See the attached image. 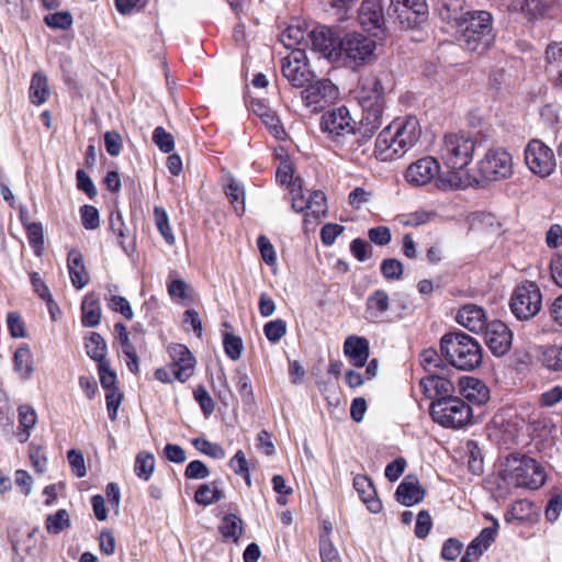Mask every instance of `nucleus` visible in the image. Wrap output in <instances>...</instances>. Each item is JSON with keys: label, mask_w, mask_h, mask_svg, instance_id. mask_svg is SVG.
I'll use <instances>...</instances> for the list:
<instances>
[{"label": "nucleus", "mask_w": 562, "mask_h": 562, "mask_svg": "<svg viewBox=\"0 0 562 562\" xmlns=\"http://www.w3.org/2000/svg\"><path fill=\"white\" fill-rule=\"evenodd\" d=\"M420 135L419 121L415 116L396 120L378 135L373 155L381 161L400 158L417 144Z\"/></svg>", "instance_id": "nucleus-1"}, {"label": "nucleus", "mask_w": 562, "mask_h": 562, "mask_svg": "<svg viewBox=\"0 0 562 562\" xmlns=\"http://www.w3.org/2000/svg\"><path fill=\"white\" fill-rule=\"evenodd\" d=\"M458 41L462 48L482 54L495 42L492 14L484 10L468 12L457 25Z\"/></svg>", "instance_id": "nucleus-2"}, {"label": "nucleus", "mask_w": 562, "mask_h": 562, "mask_svg": "<svg viewBox=\"0 0 562 562\" xmlns=\"http://www.w3.org/2000/svg\"><path fill=\"white\" fill-rule=\"evenodd\" d=\"M440 352L451 367L461 371H472L482 362L480 344L463 331L445 334L440 339Z\"/></svg>", "instance_id": "nucleus-3"}, {"label": "nucleus", "mask_w": 562, "mask_h": 562, "mask_svg": "<svg viewBox=\"0 0 562 562\" xmlns=\"http://www.w3.org/2000/svg\"><path fill=\"white\" fill-rule=\"evenodd\" d=\"M502 479L517 487L537 490L546 482L544 469L532 458L513 453L502 464Z\"/></svg>", "instance_id": "nucleus-4"}, {"label": "nucleus", "mask_w": 562, "mask_h": 562, "mask_svg": "<svg viewBox=\"0 0 562 562\" xmlns=\"http://www.w3.org/2000/svg\"><path fill=\"white\" fill-rule=\"evenodd\" d=\"M430 415L435 423L446 428H462L472 419V408L462 398L451 396L432 401Z\"/></svg>", "instance_id": "nucleus-5"}, {"label": "nucleus", "mask_w": 562, "mask_h": 562, "mask_svg": "<svg viewBox=\"0 0 562 562\" xmlns=\"http://www.w3.org/2000/svg\"><path fill=\"white\" fill-rule=\"evenodd\" d=\"M475 150V140L464 133H450L443 136L440 158L448 169H464Z\"/></svg>", "instance_id": "nucleus-6"}, {"label": "nucleus", "mask_w": 562, "mask_h": 562, "mask_svg": "<svg viewBox=\"0 0 562 562\" xmlns=\"http://www.w3.org/2000/svg\"><path fill=\"white\" fill-rule=\"evenodd\" d=\"M375 41L361 33H347L338 42L337 63L358 66L369 60L375 50Z\"/></svg>", "instance_id": "nucleus-7"}, {"label": "nucleus", "mask_w": 562, "mask_h": 562, "mask_svg": "<svg viewBox=\"0 0 562 562\" xmlns=\"http://www.w3.org/2000/svg\"><path fill=\"white\" fill-rule=\"evenodd\" d=\"M512 313L520 321L535 317L542 306L540 288L531 281H526L515 288L510 296Z\"/></svg>", "instance_id": "nucleus-8"}, {"label": "nucleus", "mask_w": 562, "mask_h": 562, "mask_svg": "<svg viewBox=\"0 0 562 562\" xmlns=\"http://www.w3.org/2000/svg\"><path fill=\"white\" fill-rule=\"evenodd\" d=\"M292 209L297 212H304V228L305 231L314 229L319 220L327 213L326 196L322 191H313L307 198L299 190L295 189V182L292 183Z\"/></svg>", "instance_id": "nucleus-9"}, {"label": "nucleus", "mask_w": 562, "mask_h": 562, "mask_svg": "<svg viewBox=\"0 0 562 562\" xmlns=\"http://www.w3.org/2000/svg\"><path fill=\"white\" fill-rule=\"evenodd\" d=\"M479 170L482 177L488 181L508 179L513 175V157L503 149H490L479 162Z\"/></svg>", "instance_id": "nucleus-10"}, {"label": "nucleus", "mask_w": 562, "mask_h": 562, "mask_svg": "<svg viewBox=\"0 0 562 562\" xmlns=\"http://www.w3.org/2000/svg\"><path fill=\"white\" fill-rule=\"evenodd\" d=\"M525 161L530 171L540 177H548L555 169L553 150L539 139L528 143L525 149Z\"/></svg>", "instance_id": "nucleus-11"}, {"label": "nucleus", "mask_w": 562, "mask_h": 562, "mask_svg": "<svg viewBox=\"0 0 562 562\" xmlns=\"http://www.w3.org/2000/svg\"><path fill=\"white\" fill-rule=\"evenodd\" d=\"M304 59L302 49L293 50L282 59V75L293 87L302 88L312 80L313 75Z\"/></svg>", "instance_id": "nucleus-12"}, {"label": "nucleus", "mask_w": 562, "mask_h": 562, "mask_svg": "<svg viewBox=\"0 0 562 562\" xmlns=\"http://www.w3.org/2000/svg\"><path fill=\"white\" fill-rule=\"evenodd\" d=\"M301 94L307 106L321 110L337 100L339 92L329 79H322L308 85Z\"/></svg>", "instance_id": "nucleus-13"}, {"label": "nucleus", "mask_w": 562, "mask_h": 562, "mask_svg": "<svg viewBox=\"0 0 562 562\" xmlns=\"http://www.w3.org/2000/svg\"><path fill=\"white\" fill-rule=\"evenodd\" d=\"M353 120L346 106H340L327 112L322 117V130L334 138L355 134Z\"/></svg>", "instance_id": "nucleus-14"}, {"label": "nucleus", "mask_w": 562, "mask_h": 562, "mask_svg": "<svg viewBox=\"0 0 562 562\" xmlns=\"http://www.w3.org/2000/svg\"><path fill=\"white\" fill-rule=\"evenodd\" d=\"M439 172V162L431 156L423 157L411 164L405 172V179L415 187L426 186L436 181Z\"/></svg>", "instance_id": "nucleus-15"}, {"label": "nucleus", "mask_w": 562, "mask_h": 562, "mask_svg": "<svg viewBox=\"0 0 562 562\" xmlns=\"http://www.w3.org/2000/svg\"><path fill=\"white\" fill-rule=\"evenodd\" d=\"M484 339L493 355L501 357L509 350L513 334L506 324L495 321L485 327Z\"/></svg>", "instance_id": "nucleus-16"}, {"label": "nucleus", "mask_w": 562, "mask_h": 562, "mask_svg": "<svg viewBox=\"0 0 562 562\" xmlns=\"http://www.w3.org/2000/svg\"><path fill=\"white\" fill-rule=\"evenodd\" d=\"M356 99L361 109L384 104V88L375 76H366L359 80Z\"/></svg>", "instance_id": "nucleus-17"}, {"label": "nucleus", "mask_w": 562, "mask_h": 562, "mask_svg": "<svg viewBox=\"0 0 562 562\" xmlns=\"http://www.w3.org/2000/svg\"><path fill=\"white\" fill-rule=\"evenodd\" d=\"M310 37L314 50L319 52L328 60L337 63L339 40L334 37L330 29L326 26L315 27L310 33Z\"/></svg>", "instance_id": "nucleus-18"}, {"label": "nucleus", "mask_w": 562, "mask_h": 562, "mask_svg": "<svg viewBox=\"0 0 562 562\" xmlns=\"http://www.w3.org/2000/svg\"><path fill=\"white\" fill-rule=\"evenodd\" d=\"M358 19L367 32L378 35L384 24L382 5L376 0L363 1L358 12Z\"/></svg>", "instance_id": "nucleus-19"}, {"label": "nucleus", "mask_w": 562, "mask_h": 562, "mask_svg": "<svg viewBox=\"0 0 562 562\" xmlns=\"http://www.w3.org/2000/svg\"><path fill=\"white\" fill-rule=\"evenodd\" d=\"M419 384L425 396L432 401L453 396V382L437 372L423 378Z\"/></svg>", "instance_id": "nucleus-20"}, {"label": "nucleus", "mask_w": 562, "mask_h": 562, "mask_svg": "<svg viewBox=\"0 0 562 562\" xmlns=\"http://www.w3.org/2000/svg\"><path fill=\"white\" fill-rule=\"evenodd\" d=\"M457 322L471 331H480L487 326L485 312L474 304L462 306L457 314Z\"/></svg>", "instance_id": "nucleus-21"}, {"label": "nucleus", "mask_w": 562, "mask_h": 562, "mask_svg": "<svg viewBox=\"0 0 562 562\" xmlns=\"http://www.w3.org/2000/svg\"><path fill=\"white\" fill-rule=\"evenodd\" d=\"M251 110L262 120V123L276 138L282 139L284 137L285 131L280 119L263 101L254 100L251 102Z\"/></svg>", "instance_id": "nucleus-22"}, {"label": "nucleus", "mask_w": 562, "mask_h": 562, "mask_svg": "<svg viewBox=\"0 0 562 562\" xmlns=\"http://www.w3.org/2000/svg\"><path fill=\"white\" fill-rule=\"evenodd\" d=\"M344 353L355 367H363L369 358V341L364 337L348 336L344 342Z\"/></svg>", "instance_id": "nucleus-23"}, {"label": "nucleus", "mask_w": 562, "mask_h": 562, "mask_svg": "<svg viewBox=\"0 0 562 562\" xmlns=\"http://www.w3.org/2000/svg\"><path fill=\"white\" fill-rule=\"evenodd\" d=\"M67 267L72 285L78 290L85 288L90 277L85 267L82 254L78 249H71L68 252Z\"/></svg>", "instance_id": "nucleus-24"}, {"label": "nucleus", "mask_w": 562, "mask_h": 562, "mask_svg": "<svg viewBox=\"0 0 562 562\" xmlns=\"http://www.w3.org/2000/svg\"><path fill=\"white\" fill-rule=\"evenodd\" d=\"M390 308V297L384 290L373 291L366 301V318L371 323L381 321Z\"/></svg>", "instance_id": "nucleus-25"}, {"label": "nucleus", "mask_w": 562, "mask_h": 562, "mask_svg": "<svg viewBox=\"0 0 562 562\" xmlns=\"http://www.w3.org/2000/svg\"><path fill=\"white\" fill-rule=\"evenodd\" d=\"M396 499L404 506H412L423 501L425 491L417 479L406 476L396 488Z\"/></svg>", "instance_id": "nucleus-26"}, {"label": "nucleus", "mask_w": 562, "mask_h": 562, "mask_svg": "<svg viewBox=\"0 0 562 562\" xmlns=\"http://www.w3.org/2000/svg\"><path fill=\"white\" fill-rule=\"evenodd\" d=\"M353 487L357 491L360 499L367 505L371 513H379L382 509V504L376 498L374 485L368 476H355Z\"/></svg>", "instance_id": "nucleus-27"}, {"label": "nucleus", "mask_w": 562, "mask_h": 562, "mask_svg": "<svg viewBox=\"0 0 562 562\" xmlns=\"http://www.w3.org/2000/svg\"><path fill=\"white\" fill-rule=\"evenodd\" d=\"M461 394L469 401L476 404H484L490 397L487 386L479 379L473 376H465L460 379Z\"/></svg>", "instance_id": "nucleus-28"}, {"label": "nucleus", "mask_w": 562, "mask_h": 562, "mask_svg": "<svg viewBox=\"0 0 562 562\" xmlns=\"http://www.w3.org/2000/svg\"><path fill=\"white\" fill-rule=\"evenodd\" d=\"M437 11L442 21L454 22L456 25L468 15L465 0H438Z\"/></svg>", "instance_id": "nucleus-29"}, {"label": "nucleus", "mask_w": 562, "mask_h": 562, "mask_svg": "<svg viewBox=\"0 0 562 562\" xmlns=\"http://www.w3.org/2000/svg\"><path fill=\"white\" fill-rule=\"evenodd\" d=\"M50 97L48 78L42 71L33 74L29 88L30 102L36 106L44 104Z\"/></svg>", "instance_id": "nucleus-30"}, {"label": "nucleus", "mask_w": 562, "mask_h": 562, "mask_svg": "<svg viewBox=\"0 0 562 562\" xmlns=\"http://www.w3.org/2000/svg\"><path fill=\"white\" fill-rule=\"evenodd\" d=\"M389 10H392L401 19L408 13L415 14V20L425 19L428 15L426 0H391Z\"/></svg>", "instance_id": "nucleus-31"}, {"label": "nucleus", "mask_w": 562, "mask_h": 562, "mask_svg": "<svg viewBox=\"0 0 562 562\" xmlns=\"http://www.w3.org/2000/svg\"><path fill=\"white\" fill-rule=\"evenodd\" d=\"M384 104H376L362 109V117L360 121V133H366L368 137H372L382 125Z\"/></svg>", "instance_id": "nucleus-32"}, {"label": "nucleus", "mask_w": 562, "mask_h": 562, "mask_svg": "<svg viewBox=\"0 0 562 562\" xmlns=\"http://www.w3.org/2000/svg\"><path fill=\"white\" fill-rule=\"evenodd\" d=\"M14 371L20 375L22 380L31 379L34 367L33 356L27 345L19 347L13 356Z\"/></svg>", "instance_id": "nucleus-33"}, {"label": "nucleus", "mask_w": 562, "mask_h": 562, "mask_svg": "<svg viewBox=\"0 0 562 562\" xmlns=\"http://www.w3.org/2000/svg\"><path fill=\"white\" fill-rule=\"evenodd\" d=\"M20 429L16 437L20 442H26L31 436V429L36 425L37 414L35 409L25 404L18 408Z\"/></svg>", "instance_id": "nucleus-34"}, {"label": "nucleus", "mask_w": 562, "mask_h": 562, "mask_svg": "<svg viewBox=\"0 0 562 562\" xmlns=\"http://www.w3.org/2000/svg\"><path fill=\"white\" fill-rule=\"evenodd\" d=\"M81 322L83 326L94 327L100 323L101 307L99 300L94 294L91 293L85 296L81 303Z\"/></svg>", "instance_id": "nucleus-35"}, {"label": "nucleus", "mask_w": 562, "mask_h": 562, "mask_svg": "<svg viewBox=\"0 0 562 562\" xmlns=\"http://www.w3.org/2000/svg\"><path fill=\"white\" fill-rule=\"evenodd\" d=\"M196 360L189 348L178 344V381L186 382L194 374Z\"/></svg>", "instance_id": "nucleus-36"}, {"label": "nucleus", "mask_w": 562, "mask_h": 562, "mask_svg": "<svg viewBox=\"0 0 562 562\" xmlns=\"http://www.w3.org/2000/svg\"><path fill=\"white\" fill-rule=\"evenodd\" d=\"M462 169H449L437 173L436 187L441 191L459 190L467 187V180L460 173Z\"/></svg>", "instance_id": "nucleus-37"}, {"label": "nucleus", "mask_w": 562, "mask_h": 562, "mask_svg": "<svg viewBox=\"0 0 562 562\" xmlns=\"http://www.w3.org/2000/svg\"><path fill=\"white\" fill-rule=\"evenodd\" d=\"M493 525L486 527L481 530V532L469 543V546H474V549L482 555L495 541L497 530H498V521L495 518H491Z\"/></svg>", "instance_id": "nucleus-38"}, {"label": "nucleus", "mask_w": 562, "mask_h": 562, "mask_svg": "<svg viewBox=\"0 0 562 562\" xmlns=\"http://www.w3.org/2000/svg\"><path fill=\"white\" fill-rule=\"evenodd\" d=\"M87 355L99 363L108 361L105 359L106 344L103 337L98 333H91L85 344Z\"/></svg>", "instance_id": "nucleus-39"}, {"label": "nucleus", "mask_w": 562, "mask_h": 562, "mask_svg": "<svg viewBox=\"0 0 562 562\" xmlns=\"http://www.w3.org/2000/svg\"><path fill=\"white\" fill-rule=\"evenodd\" d=\"M220 532L225 539L238 541L243 533V520L235 514L225 515L220 525Z\"/></svg>", "instance_id": "nucleus-40"}, {"label": "nucleus", "mask_w": 562, "mask_h": 562, "mask_svg": "<svg viewBox=\"0 0 562 562\" xmlns=\"http://www.w3.org/2000/svg\"><path fill=\"white\" fill-rule=\"evenodd\" d=\"M222 497L223 492L220 490L216 482L200 485L194 495L196 503L204 506L216 503Z\"/></svg>", "instance_id": "nucleus-41"}, {"label": "nucleus", "mask_w": 562, "mask_h": 562, "mask_svg": "<svg viewBox=\"0 0 562 562\" xmlns=\"http://www.w3.org/2000/svg\"><path fill=\"white\" fill-rule=\"evenodd\" d=\"M154 469L155 458L151 453L143 451L136 456L134 471L139 479L148 481L154 472Z\"/></svg>", "instance_id": "nucleus-42"}, {"label": "nucleus", "mask_w": 562, "mask_h": 562, "mask_svg": "<svg viewBox=\"0 0 562 562\" xmlns=\"http://www.w3.org/2000/svg\"><path fill=\"white\" fill-rule=\"evenodd\" d=\"M181 324L184 331L189 333L190 330H192L198 338L202 337V319L200 317L199 312H196L195 310L188 307L183 312Z\"/></svg>", "instance_id": "nucleus-43"}, {"label": "nucleus", "mask_w": 562, "mask_h": 562, "mask_svg": "<svg viewBox=\"0 0 562 562\" xmlns=\"http://www.w3.org/2000/svg\"><path fill=\"white\" fill-rule=\"evenodd\" d=\"M70 525L69 515L66 509H59L46 518V529L49 533L57 535Z\"/></svg>", "instance_id": "nucleus-44"}, {"label": "nucleus", "mask_w": 562, "mask_h": 562, "mask_svg": "<svg viewBox=\"0 0 562 562\" xmlns=\"http://www.w3.org/2000/svg\"><path fill=\"white\" fill-rule=\"evenodd\" d=\"M543 366L552 371H562V346H550L541 356Z\"/></svg>", "instance_id": "nucleus-45"}, {"label": "nucleus", "mask_w": 562, "mask_h": 562, "mask_svg": "<svg viewBox=\"0 0 562 562\" xmlns=\"http://www.w3.org/2000/svg\"><path fill=\"white\" fill-rule=\"evenodd\" d=\"M226 195L239 215L245 212V192L237 182L231 181L226 188Z\"/></svg>", "instance_id": "nucleus-46"}, {"label": "nucleus", "mask_w": 562, "mask_h": 562, "mask_svg": "<svg viewBox=\"0 0 562 562\" xmlns=\"http://www.w3.org/2000/svg\"><path fill=\"white\" fill-rule=\"evenodd\" d=\"M155 224L168 244L173 243V235L169 225L168 215L164 207L155 206L154 209Z\"/></svg>", "instance_id": "nucleus-47"}, {"label": "nucleus", "mask_w": 562, "mask_h": 562, "mask_svg": "<svg viewBox=\"0 0 562 562\" xmlns=\"http://www.w3.org/2000/svg\"><path fill=\"white\" fill-rule=\"evenodd\" d=\"M224 350L228 358L236 361L240 358L244 345L240 337L226 333L223 339Z\"/></svg>", "instance_id": "nucleus-48"}, {"label": "nucleus", "mask_w": 562, "mask_h": 562, "mask_svg": "<svg viewBox=\"0 0 562 562\" xmlns=\"http://www.w3.org/2000/svg\"><path fill=\"white\" fill-rule=\"evenodd\" d=\"M305 32L300 26H289L280 35V42L289 49L296 50L295 47L304 40Z\"/></svg>", "instance_id": "nucleus-49"}, {"label": "nucleus", "mask_w": 562, "mask_h": 562, "mask_svg": "<svg viewBox=\"0 0 562 562\" xmlns=\"http://www.w3.org/2000/svg\"><path fill=\"white\" fill-rule=\"evenodd\" d=\"M236 379V386L241 397V401L246 404L252 403L254 391L248 374L246 372L237 371Z\"/></svg>", "instance_id": "nucleus-50"}, {"label": "nucleus", "mask_w": 562, "mask_h": 562, "mask_svg": "<svg viewBox=\"0 0 562 562\" xmlns=\"http://www.w3.org/2000/svg\"><path fill=\"white\" fill-rule=\"evenodd\" d=\"M193 397L199 403L205 417L214 413L215 403L204 386L199 385L193 391Z\"/></svg>", "instance_id": "nucleus-51"}, {"label": "nucleus", "mask_w": 562, "mask_h": 562, "mask_svg": "<svg viewBox=\"0 0 562 562\" xmlns=\"http://www.w3.org/2000/svg\"><path fill=\"white\" fill-rule=\"evenodd\" d=\"M380 269L383 277L387 280H400L403 276V263L395 258L384 259Z\"/></svg>", "instance_id": "nucleus-52"}, {"label": "nucleus", "mask_w": 562, "mask_h": 562, "mask_svg": "<svg viewBox=\"0 0 562 562\" xmlns=\"http://www.w3.org/2000/svg\"><path fill=\"white\" fill-rule=\"evenodd\" d=\"M263 331L269 341L278 342L286 333V324L282 319H274L265 325Z\"/></svg>", "instance_id": "nucleus-53"}, {"label": "nucleus", "mask_w": 562, "mask_h": 562, "mask_svg": "<svg viewBox=\"0 0 562 562\" xmlns=\"http://www.w3.org/2000/svg\"><path fill=\"white\" fill-rule=\"evenodd\" d=\"M153 142L164 153H170L173 149V136L166 132L165 128L158 126L153 132Z\"/></svg>", "instance_id": "nucleus-54"}, {"label": "nucleus", "mask_w": 562, "mask_h": 562, "mask_svg": "<svg viewBox=\"0 0 562 562\" xmlns=\"http://www.w3.org/2000/svg\"><path fill=\"white\" fill-rule=\"evenodd\" d=\"M82 226L86 229H95L100 225V216L97 207L92 205H83L80 209Z\"/></svg>", "instance_id": "nucleus-55"}, {"label": "nucleus", "mask_w": 562, "mask_h": 562, "mask_svg": "<svg viewBox=\"0 0 562 562\" xmlns=\"http://www.w3.org/2000/svg\"><path fill=\"white\" fill-rule=\"evenodd\" d=\"M194 447L204 454L214 459H223L225 457L224 449L218 443H213L206 439L199 438L194 440Z\"/></svg>", "instance_id": "nucleus-56"}, {"label": "nucleus", "mask_w": 562, "mask_h": 562, "mask_svg": "<svg viewBox=\"0 0 562 562\" xmlns=\"http://www.w3.org/2000/svg\"><path fill=\"white\" fill-rule=\"evenodd\" d=\"M435 213L426 211H416L409 214H404L400 217V222L405 226H419L428 223Z\"/></svg>", "instance_id": "nucleus-57"}, {"label": "nucleus", "mask_w": 562, "mask_h": 562, "mask_svg": "<svg viewBox=\"0 0 562 562\" xmlns=\"http://www.w3.org/2000/svg\"><path fill=\"white\" fill-rule=\"evenodd\" d=\"M257 246L259 248L262 260L269 266L276 265L277 255H276L274 247L265 235H260L258 237Z\"/></svg>", "instance_id": "nucleus-58"}, {"label": "nucleus", "mask_w": 562, "mask_h": 562, "mask_svg": "<svg viewBox=\"0 0 562 562\" xmlns=\"http://www.w3.org/2000/svg\"><path fill=\"white\" fill-rule=\"evenodd\" d=\"M420 362L430 374L441 368L442 359L436 350L427 349L420 353Z\"/></svg>", "instance_id": "nucleus-59"}, {"label": "nucleus", "mask_w": 562, "mask_h": 562, "mask_svg": "<svg viewBox=\"0 0 562 562\" xmlns=\"http://www.w3.org/2000/svg\"><path fill=\"white\" fill-rule=\"evenodd\" d=\"M7 325L12 337L23 338L26 336L25 325L19 313L10 312L7 315Z\"/></svg>", "instance_id": "nucleus-60"}, {"label": "nucleus", "mask_w": 562, "mask_h": 562, "mask_svg": "<svg viewBox=\"0 0 562 562\" xmlns=\"http://www.w3.org/2000/svg\"><path fill=\"white\" fill-rule=\"evenodd\" d=\"M98 370H99L101 385L106 391L116 389L114 386L115 382H116V374L113 370H111L109 361H103V362L99 363Z\"/></svg>", "instance_id": "nucleus-61"}, {"label": "nucleus", "mask_w": 562, "mask_h": 562, "mask_svg": "<svg viewBox=\"0 0 562 562\" xmlns=\"http://www.w3.org/2000/svg\"><path fill=\"white\" fill-rule=\"evenodd\" d=\"M45 22L53 29L66 30L72 24V16L68 12H57L45 16Z\"/></svg>", "instance_id": "nucleus-62"}, {"label": "nucleus", "mask_w": 562, "mask_h": 562, "mask_svg": "<svg viewBox=\"0 0 562 562\" xmlns=\"http://www.w3.org/2000/svg\"><path fill=\"white\" fill-rule=\"evenodd\" d=\"M462 542L456 538H449L443 542L441 558L446 561H454L461 553Z\"/></svg>", "instance_id": "nucleus-63"}, {"label": "nucleus", "mask_w": 562, "mask_h": 562, "mask_svg": "<svg viewBox=\"0 0 562 562\" xmlns=\"http://www.w3.org/2000/svg\"><path fill=\"white\" fill-rule=\"evenodd\" d=\"M546 59L555 67H562V41L552 42L547 46Z\"/></svg>", "instance_id": "nucleus-64"}]
</instances>
